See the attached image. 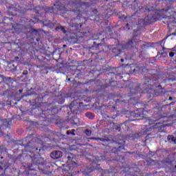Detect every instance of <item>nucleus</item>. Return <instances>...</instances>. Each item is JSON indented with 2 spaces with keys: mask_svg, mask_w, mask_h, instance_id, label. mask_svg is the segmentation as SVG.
<instances>
[{
  "mask_svg": "<svg viewBox=\"0 0 176 176\" xmlns=\"http://www.w3.org/2000/svg\"><path fill=\"white\" fill-rule=\"evenodd\" d=\"M16 59H18V58H19V57H16Z\"/></svg>",
  "mask_w": 176,
  "mask_h": 176,
  "instance_id": "obj_16",
  "label": "nucleus"
},
{
  "mask_svg": "<svg viewBox=\"0 0 176 176\" xmlns=\"http://www.w3.org/2000/svg\"><path fill=\"white\" fill-rule=\"evenodd\" d=\"M61 31H63V32L64 33V34H65L67 32L65 31V29L64 28H61Z\"/></svg>",
  "mask_w": 176,
  "mask_h": 176,
  "instance_id": "obj_8",
  "label": "nucleus"
},
{
  "mask_svg": "<svg viewBox=\"0 0 176 176\" xmlns=\"http://www.w3.org/2000/svg\"><path fill=\"white\" fill-rule=\"evenodd\" d=\"M156 120H160V122H167L168 118L167 117H162L159 118L158 120H153V122H156Z\"/></svg>",
  "mask_w": 176,
  "mask_h": 176,
  "instance_id": "obj_4",
  "label": "nucleus"
},
{
  "mask_svg": "<svg viewBox=\"0 0 176 176\" xmlns=\"http://www.w3.org/2000/svg\"><path fill=\"white\" fill-rule=\"evenodd\" d=\"M122 63H123L124 60L123 59H121Z\"/></svg>",
  "mask_w": 176,
  "mask_h": 176,
  "instance_id": "obj_12",
  "label": "nucleus"
},
{
  "mask_svg": "<svg viewBox=\"0 0 176 176\" xmlns=\"http://www.w3.org/2000/svg\"><path fill=\"white\" fill-rule=\"evenodd\" d=\"M86 116L88 118V119H94V114L92 113H87Z\"/></svg>",
  "mask_w": 176,
  "mask_h": 176,
  "instance_id": "obj_5",
  "label": "nucleus"
},
{
  "mask_svg": "<svg viewBox=\"0 0 176 176\" xmlns=\"http://www.w3.org/2000/svg\"><path fill=\"white\" fill-rule=\"evenodd\" d=\"M133 44L134 42L133 41V40H131L129 41L126 44H124L123 49H131Z\"/></svg>",
  "mask_w": 176,
  "mask_h": 176,
  "instance_id": "obj_2",
  "label": "nucleus"
},
{
  "mask_svg": "<svg viewBox=\"0 0 176 176\" xmlns=\"http://www.w3.org/2000/svg\"><path fill=\"white\" fill-rule=\"evenodd\" d=\"M156 124H160V122L156 123Z\"/></svg>",
  "mask_w": 176,
  "mask_h": 176,
  "instance_id": "obj_15",
  "label": "nucleus"
},
{
  "mask_svg": "<svg viewBox=\"0 0 176 176\" xmlns=\"http://www.w3.org/2000/svg\"><path fill=\"white\" fill-rule=\"evenodd\" d=\"M3 124H4V126H6V122H4Z\"/></svg>",
  "mask_w": 176,
  "mask_h": 176,
  "instance_id": "obj_14",
  "label": "nucleus"
},
{
  "mask_svg": "<svg viewBox=\"0 0 176 176\" xmlns=\"http://www.w3.org/2000/svg\"><path fill=\"white\" fill-rule=\"evenodd\" d=\"M19 93H23V90L20 89Z\"/></svg>",
  "mask_w": 176,
  "mask_h": 176,
  "instance_id": "obj_11",
  "label": "nucleus"
},
{
  "mask_svg": "<svg viewBox=\"0 0 176 176\" xmlns=\"http://www.w3.org/2000/svg\"><path fill=\"white\" fill-rule=\"evenodd\" d=\"M127 123H129V121H126V122H125L126 124H127Z\"/></svg>",
  "mask_w": 176,
  "mask_h": 176,
  "instance_id": "obj_13",
  "label": "nucleus"
},
{
  "mask_svg": "<svg viewBox=\"0 0 176 176\" xmlns=\"http://www.w3.org/2000/svg\"><path fill=\"white\" fill-rule=\"evenodd\" d=\"M50 156L52 159H60L63 156V153L60 151H53Z\"/></svg>",
  "mask_w": 176,
  "mask_h": 176,
  "instance_id": "obj_1",
  "label": "nucleus"
},
{
  "mask_svg": "<svg viewBox=\"0 0 176 176\" xmlns=\"http://www.w3.org/2000/svg\"><path fill=\"white\" fill-rule=\"evenodd\" d=\"M85 133L88 136L91 135V131L90 129H86Z\"/></svg>",
  "mask_w": 176,
  "mask_h": 176,
  "instance_id": "obj_6",
  "label": "nucleus"
},
{
  "mask_svg": "<svg viewBox=\"0 0 176 176\" xmlns=\"http://www.w3.org/2000/svg\"><path fill=\"white\" fill-rule=\"evenodd\" d=\"M74 131H75V130H74V129L72 130V131H67V134L68 135H69V134H72V135H75V133H74Z\"/></svg>",
  "mask_w": 176,
  "mask_h": 176,
  "instance_id": "obj_7",
  "label": "nucleus"
},
{
  "mask_svg": "<svg viewBox=\"0 0 176 176\" xmlns=\"http://www.w3.org/2000/svg\"><path fill=\"white\" fill-rule=\"evenodd\" d=\"M168 140L170 142H173V144H176V137H174L173 135H168Z\"/></svg>",
  "mask_w": 176,
  "mask_h": 176,
  "instance_id": "obj_3",
  "label": "nucleus"
},
{
  "mask_svg": "<svg viewBox=\"0 0 176 176\" xmlns=\"http://www.w3.org/2000/svg\"><path fill=\"white\" fill-rule=\"evenodd\" d=\"M170 57H174V52H170L169 54Z\"/></svg>",
  "mask_w": 176,
  "mask_h": 176,
  "instance_id": "obj_9",
  "label": "nucleus"
},
{
  "mask_svg": "<svg viewBox=\"0 0 176 176\" xmlns=\"http://www.w3.org/2000/svg\"><path fill=\"white\" fill-rule=\"evenodd\" d=\"M169 100H170V101H171V100H173V98H172V97H170V98H169Z\"/></svg>",
  "mask_w": 176,
  "mask_h": 176,
  "instance_id": "obj_10",
  "label": "nucleus"
}]
</instances>
